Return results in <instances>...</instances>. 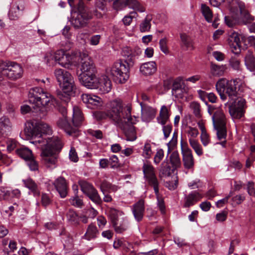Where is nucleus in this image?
<instances>
[{
	"label": "nucleus",
	"instance_id": "f257e3e1",
	"mask_svg": "<svg viewBox=\"0 0 255 255\" xmlns=\"http://www.w3.org/2000/svg\"><path fill=\"white\" fill-rule=\"evenodd\" d=\"M24 131L28 135L37 137L32 143L41 149V156L44 164L47 167L55 165L57 161L58 153L63 147V143L57 136H47V135L52 134L50 127L42 122L28 123Z\"/></svg>",
	"mask_w": 255,
	"mask_h": 255
},
{
	"label": "nucleus",
	"instance_id": "f03ea898",
	"mask_svg": "<svg viewBox=\"0 0 255 255\" xmlns=\"http://www.w3.org/2000/svg\"><path fill=\"white\" fill-rule=\"evenodd\" d=\"M238 82L236 80H228L222 78L216 84V90L222 100L229 97L230 101L225 104L229 105V112L234 119H240L244 114V108L246 101L238 97L237 86Z\"/></svg>",
	"mask_w": 255,
	"mask_h": 255
},
{
	"label": "nucleus",
	"instance_id": "7ed1b4c3",
	"mask_svg": "<svg viewBox=\"0 0 255 255\" xmlns=\"http://www.w3.org/2000/svg\"><path fill=\"white\" fill-rule=\"evenodd\" d=\"M54 75L63 91L58 93V96L62 101L67 103L70 100V94L76 89L74 78L69 72L60 68L55 69Z\"/></svg>",
	"mask_w": 255,
	"mask_h": 255
},
{
	"label": "nucleus",
	"instance_id": "20e7f679",
	"mask_svg": "<svg viewBox=\"0 0 255 255\" xmlns=\"http://www.w3.org/2000/svg\"><path fill=\"white\" fill-rule=\"evenodd\" d=\"M123 114L120 119L115 114L114 118L116 121V125L124 131L127 140L134 141L137 138V136L133 125L136 123V118L131 117L130 108L128 107L125 108Z\"/></svg>",
	"mask_w": 255,
	"mask_h": 255
},
{
	"label": "nucleus",
	"instance_id": "39448f33",
	"mask_svg": "<svg viewBox=\"0 0 255 255\" xmlns=\"http://www.w3.org/2000/svg\"><path fill=\"white\" fill-rule=\"evenodd\" d=\"M208 112L212 116V121L215 129L217 130V137L219 140L224 139L220 143L223 146L226 143L227 130L226 127V118L223 111L214 106L208 105Z\"/></svg>",
	"mask_w": 255,
	"mask_h": 255
},
{
	"label": "nucleus",
	"instance_id": "423d86ee",
	"mask_svg": "<svg viewBox=\"0 0 255 255\" xmlns=\"http://www.w3.org/2000/svg\"><path fill=\"white\" fill-rule=\"evenodd\" d=\"M128 6L134 11L126 15L123 19L125 25H129L132 21V19L138 16L137 12H143L145 11V7L138 0H116L113 3L114 9L119 10Z\"/></svg>",
	"mask_w": 255,
	"mask_h": 255
},
{
	"label": "nucleus",
	"instance_id": "0eeeda50",
	"mask_svg": "<svg viewBox=\"0 0 255 255\" xmlns=\"http://www.w3.org/2000/svg\"><path fill=\"white\" fill-rule=\"evenodd\" d=\"M29 102L38 108L45 107L49 104H54L55 99L49 93L39 87L30 89L29 92Z\"/></svg>",
	"mask_w": 255,
	"mask_h": 255
},
{
	"label": "nucleus",
	"instance_id": "6e6552de",
	"mask_svg": "<svg viewBox=\"0 0 255 255\" xmlns=\"http://www.w3.org/2000/svg\"><path fill=\"white\" fill-rule=\"evenodd\" d=\"M23 74L22 67L14 62H4L0 61V81L3 76L11 80H15L21 78Z\"/></svg>",
	"mask_w": 255,
	"mask_h": 255
},
{
	"label": "nucleus",
	"instance_id": "1a4fd4ad",
	"mask_svg": "<svg viewBox=\"0 0 255 255\" xmlns=\"http://www.w3.org/2000/svg\"><path fill=\"white\" fill-rule=\"evenodd\" d=\"M133 66H129L123 60H119L112 66L107 71L115 80L124 83L129 78V69Z\"/></svg>",
	"mask_w": 255,
	"mask_h": 255
},
{
	"label": "nucleus",
	"instance_id": "9d476101",
	"mask_svg": "<svg viewBox=\"0 0 255 255\" xmlns=\"http://www.w3.org/2000/svg\"><path fill=\"white\" fill-rule=\"evenodd\" d=\"M124 110L125 108L123 107L122 101L119 100H115L110 103V110L107 112L97 111L95 113L94 116L97 120L99 121L109 118L116 125V121L114 118L115 114L120 119L123 116Z\"/></svg>",
	"mask_w": 255,
	"mask_h": 255
},
{
	"label": "nucleus",
	"instance_id": "9b49d317",
	"mask_svg": "<svg viewBox=\"0 0 255 255\" xmlns=\"http://www.w3.org/2000/svg\"><path fill=\"white\" fill-rule=\"evenodd\" d=\"M78 12L72 19L71 23L75 28L85 26L89 19L92 18V13L86 7L83 0H80L77 5Z\"/></svg>",
	"mask_w": 255,
	"mask_h": 255
},
{
	"label": "nucleus",
	"instance_id": "f8f14e48",
	"mask_svg": "<svg viewBox=\"0 0 255 255\" xmlns=\"http://www.w3.org/2000/svg\"><path fill=\"white\" fill-rule=\"evenodd\" d=\"M77 62L80 63L81 73L79 76L96 74L95 64L91 58L86 53H80Z\"/></svg>",
	"mask_w": 255,
	"mask_h": 255
},
{
	"label": "nucleus",
	"instance_id": "ddd939ff",
	"mask_svg": "<svg viewBox=\"0 0 255 255\" xmlns=\"http://www.w3.org/2000/svg\"><path fill=\"white\" fill-rule=\"evenodd\" d=\"M78 60V56L70 55L62 50L57 51L54 55V60L65 68H69L71 65L76 66Z\"/></svg>",
	"mask_w": 255,
	"mask_h": 255
},
{
	"label": "nucleus",
	"instance_id": "4468645a",
	"mask_svg": "<svg viewBox=\"0 0 255 255\" xmlns=\"http://www.w3.org/2000/svg\"><path fill=\"white\" fill-rule=\"evenodd\" d=\"M181 154L184 167L187 169H193L194 166V159L191 150L187 143L181 142Z\"/></svg>",
	"mask_w": 255,
	"mask_h": 255
},
{
	"label": "nucleus",
	"instance_id": "2eb2a0df",
	"mask_svg": "<svg viewBox=\"0 0 255 255\" xmlns=\"http://www.w3.org/2000/svg\"><path fill=\"white\" fill-rule=\"evenodd\" d=\"M121 54L124 58L123 60L124 62L129 66H133L135 58L141 54V51L139 48L132 49L127 46L123 48Z\"/></svg>",
	"mask_w": 255,
	"mask_h": 255
},
{
	"label": "nucleus",
	"instance_id": "dca6fc26",
	"mask_svg": "<svg viewBox=\"0 0 255 255\" xmlns=\"http://www.w3.org/2000/svg\"><path fill=\"white\" fill-rule=\"evenodd\" d=\"M81 99L83 103L91 109L96 108L103 104L102 99L95 95L83 94L81 95Z\"/></svg>",
	"mask_w": 255,
	"mask_h": 255
},
{
	"label": "nucleus",
	"instance_id": "f3484780",
	"mask_svg": "<svg viewBox=\"0 0 255 255\" xmlns=\"http://www.w3.org/2000/svg\"><path fill=\"white\" fill-rule=\"evenodd\" d=\"M240 8L241 17L239 18L240 25H246L252 23L255 19L254 17L252 16L249 12L245 8V4L242 1L236 0Z\"/></svg>",
	"mask_w": 255,
	"mask_h": 255
},
{
	"label": "nucleus",
	"instance_id": "a211bd4d",
	"mask_svg": "<svg viewBox=\"0 0 255 255\" xmlns=\"http://www.w3.org/2000/svg\"><path fill=\"white\" fill-rule=\"evenodd\" d=\"M57 126L63 129L69 135L77 136L79 134L78 128L72 127L67 121L66 117L59 118L57 122Z\"/></svg>",
	"mask_w": 255,
	"mask_h": 255
},
{
	"label": "nucleus",
	"instance_id": "6ab92c4d",
	"mask_svg": "<svg viewBox=\"0 0 255 255\" xmlns=\"http://www.w3.org/2000/svg\"><path fill=\"white\" fill-rule=\"evenodd\" d=\"M78 77L80 82L84 87L90 89L96 88L98 78H97L96 74L79 76Z\"/></svg>",
	"mask_w": 255,
	"mask_h": 255
},
{
	"label": "nucleus",
	"instance_id": "aec40b11",
	"mask_svg": "<svg viewBox=\"0 0 255 255\" xmlns=\"http://www.w3.org/2000/svg\"><path fill=\"white\" fill-rule=\"evenodd\" d=\"M97 87L101 94L109 92L112 89V82L110 79L106 75H102L98 79Z\"/></svg>",
	"mask_w": 255,
	"mask_h": 255
},
{
	"label": "nucleus",
	"instance_id": "412c9836",
	"mask_svg": "<svg viewBox=\"0 0 255 255\" xmlns=\"http://www.w3.org/2000/svg\"><path fill=\"white\" fill-rule=\"evenodd\" d=\"M141 106V119L143 122L148 123L153 119L156 114V110L153 108L146 105H142Z\"/></svg>",
	"mask_w": 255,
	"mask_h": 255
},
{
	"label": "nucleus",
	"instance_id": "4be33fe9",
	"mask_svg": "<svg viewBox=\"0 0 255 255\" xmlns=\"http://www.w3.org/2000/svg\"><path fill=\"white\" fill-rule=\"evenodd\" d=\"M144 210V202L142 199L132 206V212L136 221L140 222L142 220Z\"/></svg>",
	"mask_w": 255,
	"mask_h": 255
},
{
	"label": "nucleus",
	"instance_id": "5701e85b",
	"mask_svg": "<svg viewBox=\"0 0 255 255\" xmlns=\"http://www.w3.org/2000/svg\"><path fill=\"white\" fill-rule=\"evenodd\" d=\"M203 197V195L197 191H193L191 192L188 195L185 196L183 207L185 208H188L190 206H193L197 202L200 201Z\"/></svg>",
	"mask_w": 255,
	"mask_h": 255
},
{
	"label": "nucleus",
	"instance_id": "b1692460",
	"mask_svg": "<svg viewBox=\"0 0 255 255\" xmlns=\"http://www.w3.org/2000/svg\"><path fill=\"white\" fill-rule=\"evenodd\" d=\"M53 184L61 198H65L67 195V184L64 177L58 178Z\"/></svg>",
	"mask_w": 255,
	"mask_h": 255
},
{
	"label": "nucleus",
	"instance_id": "393cba45",
	"mask_svg": "<svg viewBox=\"0 0 255 255\" xmlns=\"http://www.w3.org/2000/svg\"><path fill=\"white\" fill-rule=\"evenodd\" d=\"M140 72L145 76L154 74L157 70V65L154 61H150L143 63L140 66Z\"/></svg>",
	"mask_w": 255,
	"mask_h": 255
},
{
	"label": "nucleus",
	"instance_id": "a878e982",
	"mask_svg": "<svg viewBox=\"0 0 255 255\" xmlns=\"http://www.w3.org/2000/svg\"><path fill=\"white\" fill-rule=\"evenodd\" d=\"M12 124L9 119L6 116L0 118V135L5 136L7 135L11 129Z\"/></svg>",
	"mask_w": 255,
	"mask_h": 255
},
{
	"label": "nucleus",
	"instance_id": "bb28decb",
	"mask_svg": "<svg viewBox=\"0 0 255 255\" xmlns=\"http://www.w3.org/2000/svg\"><path fill=\"white\" fill-rule=\"evenodd\" d=\"M24 186L28 188L34 196H39L40 191L38 185L31 178L23 180Z\"/></svg>",
	"mask_w": 255,
	"mask_h": 255
},
{
	"label": "nucleus",
	"instance_id": "cd10ccee",
	"mask_svg": "<svg viewBox=\"0 0 255 255\" xmlns=\"http://www.w3.org/2000/svg\"><path fill=\"white\" fill-rule=\"evenodd\" d=\"M227 70V67L226 65H217L213 63H211L210 72L214 76H222Z\"/></svg>",
	"mask_w": 255,
	"mask_h": 255
},
{
	"label": "nucleus",
	"instance_id": "c85d7f7f",
	"mask_svg": "<svg viewBox=\"0 0 255 255\" xmlns=\"http://www.w3.org/2000/svg\"><path fill=\"white\" fill-rule=\"evenodd\" d=\"M170 114L169 111L165 106H162L160 109L159 116L157 117V122L162 125H165L168 121Z\"/></svg>",
	"mask_w": 255,
	"mask_h": 255
},
{
	"label": "nucleus",
	"instance_id": "c756f323",
	"mask_svg": "<svg viewBox=\"0 0 255 255\" xmlns=\"http://www.w3.org/2000/svg\"><path fill=\"white\" fill-rule=\"evenodd\" d=\"M115 231L118 234H122L128 228V221L126 218L121 219L119 221L112 224Z\"/></svg>",
	"mask_w": 255,
	"mask_h": 255
},
{
	"label": "nucleus",
	"instance_id": "7c9ffc66",
	"mask_svg": "<svg viewBox=\"0 0 255 255\" xmlns=\"http://www.w3.org/2000/svg\"><path fill=\"white\" fill-rule=\"evenodd\" d=\"M73 123L74 127L77 128L83 120V117L80 109L78 107H73Z\"/></svg>",
	"mask_w": 255,
	"mask_h": 255
},
{
	"label": "nucleus",
	"instance_id": "2f4dec72",
	"mask_svg": "<svg viewBox=\"0 0 255 255\" xmlns=\"http://www.w3.org/2000/svg\"><path fill=\"white\" fill-rule=\"evenodd\" d=\"M152 16L151 14H147L143 19L139 25V30L141 32H148L151 26V21Z\"/></svg>",
	"mask_w": 255,
	"mask_h": 255
},
{
	"label": "nucleus",
	"instance_id": "473e14b6",
	"mask_svg": "<svg viewBox=\"0 0 255 255\" xmlns=\"http://www.w3.org/2000/svg\"><path fill=\"white\" fill-rule=\"evenodd\" d=\"M98 233L99 231L96 225L93 224H91L87 228L86 232L84 236V238L88 240H90L91 239L95 238Z\"/></svg>",
	"mask_w": 255,
	"mask_h": 255
},
{
	"label": "nucleus",
	"instance_id": "72a5a7b5",
	"mask_svg": "<svg viewBox=\"0 0 255 255\" xmlns=\"http://www.w3.org/2000/svg\"><path fill=\"white\" fill-rule=\"evenodd\" d=\"M245 64L250 71H254L255 69V57L253 53L248 51L245 57Z\"/></svg>",
	"mask_w": 255,
	"mask_h": 255
},
{
	"label": "nucleus",
	"instance_id": "f704fd0d",
	"mask_svg": "<svg viewBox=\"0 0 255 255\" xmlns=\"http://www.w3.org/2000/svg\"><path fill=\"white\" fill-rule=\"evenodd\" d=\"M16 153L25 161L31 159L33 156L31 150L26 147H22L17 149Z\"/></svg>",
	"mask_w": 255,
	"mask_h": 255
},
{
	"label": "nucleus",
	"instance_id": "c9c22d12",
	"mask_svg": "<svg viewBox=\"0 0 255 255\" xmlns=\"http://www.w3.org/2000/svg\"><path fill=\"white\" fill-rule=\"evenodd\" d=\"M123 213L115 208H110L109 210V217L112 224L119 221L125 217L123 216Z\"/></svg>",
	"mask_w": 255,
	"mask_h": 255
},
{
	"label": "nucleus",
	"instance_id": "e433bc0d",
	"mask_svg": "<svg viewBox=\"0 0 255 255\" xmlns=\"http://www.w3.org/2000/svg\"><path fill=\"white\" fill-rule=\"evenodd\" d=\"M100 189L103 194H105V192H116L118 188L117 186L112 185L109 182L104 180L100 185Z\"/></svg>",
	"mask_w": 255,
	"mask_h": 255
},
{
	"label": "nucleus",
	"instance_id": "4c0bfd02",
	"mask_svg": "<svg viewBox=\"0 0 255 255\" xmlns=\"http://www.w3.org/2000/svg\"><path fill=\"white\" fill-rule=\"evenodd\" d=\"M181 45L187 49H193V42L191 38L185 33L180 34Z\"/></svg>",
	"mask_w": 255,
	"mask_h": 255
},
{
	"label": "nucleus",
	"instance_id": "58836bf2",
	"mask_svg": "<svg viewBox=\"0 0 255 255\" xmlns=\"http://www.w3.org/2000/svg\"><path fill=\"white\" fill-rule=\"evenodd\" d=\"M170 161L173 169H176L181 166V163L179 153L177 151H173L170 156Z\"/></svg>",
	"mask_w": 255,
	"mask_h": 255
},
{
	"label": "nucleus",
	"instance_id": "ea45409f",
	"mask_svg": "<svg viewBox=\"0 0 255 255\" xmlns=\"http://www.w3.org/2000/svg\"><path fill=\"white\" fill-rule=\"evenodd\" d=\"M189 142L191 147L194 149L195 153L198 156H201L203 155V148L201 144L197 140L193 138H189Z\"/></svg>",
	"mask_w": 255,
	"mask_h": 255
},
{
	"label": "nucleus",
	"instance_id": "a19ab883",
	"mask_svg": "<svg viewBox=\"0 0 255 255\" xmlns=\"http://www.w3.org/2000/svg\"><path fill=\"white\" fill-rule=\"evenodd\" d=\"M66 217L69 222L73 225H78L80 221V217L76 212L73 210H69L67 214Z\"/></svg>",
	"mask_w": 255,
	"mask_h": 255
},
{
	"label": "nucleus",
	"instance_id": "79ce46f5",
	"mask_svg": "<svg viewBox=\"0 0 255 255\" xmlns=\"http://www.w3.org/2000/svg\"><path fill=\"white\" fill-rule=\"evenodd\" d=\"M189 107L196 118L200 119L202 117L201 108L199 103L192 102L190 103Z\"/></svg>",
	"mask_w": 255,
	"mask_h": 255
},
{
	"label": "nucleus",
	"instance_id": "37998d69",
	"mask_svg": "<svg viewBox=\"0 0 255 255\" xmlns=\"http://www.w3.org/2000/svg\"><path fill=\"white\" fill-rule=\"evenodd\" d=\"M19 7L16 4H13L10 8L8 16L11 20H16L19 16Z\"/></svg>",
	"mask_w": 255,
	"mask_h": 255
},
{
	"label": "nucleus",
	"instance_id": "c03bdc74",
	"mask_svg": "<svg viewBox=\"0 0 255 255\" xmlns=\"http://www.w3.org/2000/svg\"><path fill=\"white\" fill-rule=\"evenodd\" d=\"M79 184L82 191L86 195L95 189L92 184L84 180H80Z\"/></svg>",
	"mask_w": 255,
	"mask_h": 255
},
{
	"label": "nucleus",
	"instance_id": "a18cd8bd",
	"mask_svg": "<svg viewBox=\"0 0 255 255\" xmlns=\"http://www.w3.org/2000/svg\"><path fill=\"white\" fill-rule=\"evenodd\" d=\"M201 10L203 15L208 22H212L213 14L210 8L205 4H202Z\"/></svg>",
	"mask_w": 255,
	"mask_h": 255
},
{
	"label": "nucleus",
	"instance_id": "49530a36",
	"mask_svg": "<svg viewBox=\"0 0 255 255\" xmlns=\"http://www.w3.org/2000/svg\"><path fill=\"white\" fill-rule=\"evenodd\" d=\"M146 180L148 183V184L153 187L155 195H158L159 192L158 185L159 183L157 180V179L155 175L146 178Z\"/></svg>",
	"mask_w": 255,
	"mask_h": 255
},
{
	"label": "nucleus",
	"instance_id": "de8ad7c7",
	"mask_svg": "<svg viewBox=\"0 0 255 255\" xmlns=\"http://www.w3.org/2000/svg\"><path fill=\"white\" fill-rule=\"evenodd\" d=\"M94 203L97 205H100L102 200L100 197L98 191L95 189L87 195Z\"/></svg>",
	"mask_w": 255,
	"mask_h": 255
},
{
	"label": "nucleus",
	"instance_id": "09e8293b",
	"mask_svg": "<svg viewBox=\"0 0 255 255\" xmlns=\"http://www.w3.org/2000/svg\"><path fill=\"white\" fill-rule=\"evenodd\" d=\"M226 24L229 27H233L236 25H240L239 17L236 16H226L225 17Z\"/></svg>",
	"mask_w": 255,
	"mask_h": 255
},
{
	"label": "nucleus",
	"instance_id": "8fccbe9b",
	"mask_svg": "<svg viewBox=\"0 0 255 255\" xmlns=\"http://www.w3.org/2000/svg\"><path fill=\"white\" fill-rule=\"evenodd\" d=\"M143 171L144 177L146 178L155 175L154 168L148 163H144L143 166Z\"/></svg>",
	"mask_w": 255,
	"mask_h": 255
},
{
	"label": "nucleus",
	"instance_id": "3c124183",
	"mask_svg": "<svg viewBox=\"0 0 255 255\" xmlns=\"http://www.w3.org/2000/svg\"><path fill=\"white\" fill-rule=\"evenodd\" d=\"M172 169L167 162H163L162 163L160 172L163 176H169L172 172Z\"/></svg>",
	"mask_w": 255,
	"mask_h": 255
},
{
	"label": "nucleus",
	"instance_id": "603ef678",
	"mask_svg": "<svg viewBox=\"0 0 255 255\" xmlns=\"http://www.w3.org/2000/svg\"><path fill=\"white\" fill-rule=\"evenodd\" d=\"M159 46L161 51L165 54L169 53L168 48L167 47V39L166 38H163L160 40Z\"/></svg>",
	"mask_w": 255,
	"mask_h": 255
},
{
	"label": "nucleus",
	"instance_id": "864d4df0",
	"mask_svg": "<svg viewBox=\"0 0 255 255\" xmlns=\"http://www.w3.org/2000/svg\"><path fill=\"white\" fill-rule=\"evenodd\" d=\"M230 42L236 44V46H238V44H240V35L236 32H232L229 37Z\"/></svg>",
	"mask_w": 255,
	"mask_h": 255
},
{
	"label": "nucleus",
	"instance_id": "5fc2aeb1",
	"mask_svg": "<svg viewBox=\"0 0 255 255\" xmlns=\"http://www.w3.org/2000/svg\"><path fill=\"white\" fill-rule=\"evenodd\" d=\"M182 80L180 77H178L176 79L173 80L172 83V93L179 90L182 88Z\"/></svg>",
	"mask_w": 255,
	"mask_h": 255
},
{
	"label": "nucleus",
	"instance_id": "6e6d98bb",
	"mask_svg": "<svg viewBox=\"0 0 255 255\" xmlns=\"http://www.w3.org/2000/svg\"><path fill=\"white\" fill-rule=\"evenodd\" d=\"M10 196V191L6 188L0 187V199L6 200Z\"/></svg>",
	"mask_w": 255,
	"mask_h": 255
},
{
	"label": "nucleus",
	"instance_id": "4d7b16f0",
	"mask_svg": "<svg viewBox=\"0 0 255 255\" xmlns=\"http://www.w3.org/2000/svg\"><path fill=\"white\" fill-rule=\"evenodd\" d=\"M187 133L188 134V137H190L189 138L193 139L197 137L199 134L198 130L196 128L191 127H189L188 128Z\"/></svg>",
	"mask_w": 255,
	"mask_h": 255
},
{
	"label": "nucleus",
	"instance_id": "13d9d810",
	"mask_svg": "<svg viewBox=\"0 0 255 255\" xmlns=\"http://www.w3.org/2000/svg\"><path fill=\"white\" fill-rule=\"evenodd\" d=\"M151 153L150 144L148 143H146L143 148V156L146 158H149L151 156Z\"/></svg>",
	"mask_w": 255,
	"mask_h": 255
},
{
	"label": "nucleus",
	"instance_id": "bf43d9fd",
	"mask_svg": "<svg viewBox=\"0 0 255 255\" xmlns=\"http://www.w3.org/2000/svg\"><path fill=\"white\" fill-rule=\"evenodd\" d=\"M70 203L77 207L82 208L83 206V202L82 200L80 199L78 196L70 199Z\"/></svg>",
	"mask_w": 255,
	"mask_h": 255
},
{
	"label": "nucleus",
	"instance_id": "052dcab7",
	"mask_svg": "<svg viewBox=\"0 0 255 255\" xmlns=\"http://www.w3.org/2000/svg\"><path fill=\"white\" fill-rule=\"evenodd\" d=\"M164 157V151L162 149H158L154 157V162L158 164Z\"/></svg>",
	"mask_w": 255,
	"mask_h": 255
},
{
	"label": "nucleus",
	"instance_id": "680f3d73",
	"mask_svg": "<svg viewBox=\"0 0 255 255\" xmlns=\"http://www.w3.org/2000/svg\"><path fill=\"white\" fill-rule=\"evenodd\" d=\"M26 161L27 162V165L31 170L35 171L38 169V165L37 162L34 159L33 156L31 159H29Z\"/></svg>",
	"mask_w": 255,
	"mask_h": 255
},
{
	"label": "nucleus",
	"instance_id": "e2e57ef3",
	"mask_svg": "<svg viewBox=\"0 0 255 255\" xmlns=\"http://www.w3.org/2000/svg\"><path fill=\"white\" fill-rule=\"evenodd\" d=\"M186 90L185 88H180L172 93V95L178 99H183L186 93Z\"/></svg>",
	"mask_w": 255,
	"mask_h": 255
},
{
	"label": "nucleus",
	"instance_id": "0e129e2a",
	"mask_svg": "<svg viewBox=\"0 0 255 255\" xmlns=\"http://www.w3.org/2000/svg\"><path fill=\"white\" fill-rule=\"evenodd\" d=\"M7 148L9 151L13 150L17 145V142L14 139H8L7 142Z\"/></svg>",
	"mask_w": 255,
	"mask_h": 255
},
{
	"label": "nucleus",
	"instance_id": "69168bd1",
	"mask_svg": "<svg viewBox=\"0 0 255 255\" xmlns=\"http://www.w3.org/2000/svg\"><path fill=\"white\" fill-rule=\"evenodd\" d=\"M230 64L231 66L236 70H239L240 67V61L235 58H232L230 60Z\"/></svg>",
	"mask_w": 255,
	"mask_h": 255
},
{
	"label": "nucleus",
	"instance_id": "338daca9",
	"mask_svg": "<svg viewBox=\"0 0 255 255\" xmlns=\"http://www.w3.org/2000/svg\"><path fill=\"white\" fill-rule=\"evenodd\" d=\"M41 202L42 206L46 207L50 204L51 199L47 194L43 193L41 196Z\"/></svg>",
	"mask_w": 255,
	"mask_h": 255
},
{
	"label": "nucleus",
	"instance_id": "774afa93",
	"mask_svg": "<svg viewBox=\"0 0 255 255\" xmlns=\"http://www.w3.org/2000/svg\"><path fill=\"white\" fill-rule=\"evenodd\" d=\"M89 134L97 138L101 139L103 137V133L100 130H93L90 129L88 130Z\"/></svg>",
	"mask_w": 255,
	"mask_h": 255
}]
</instances>
